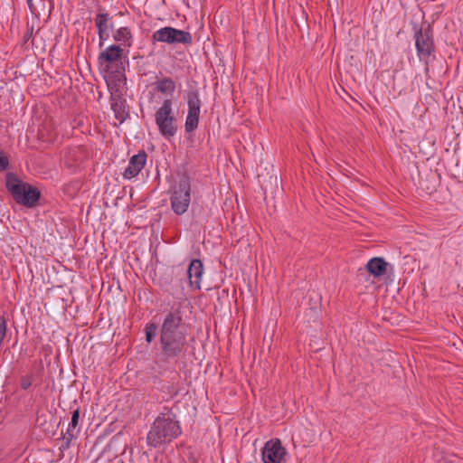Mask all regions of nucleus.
Masks as SVG:
<instances>
[{"label": "nucleus", "mask_w": 463, "mask_h": 463, "mask_svg": "<svg viewBox=\"0 0 463 463\" xmlns=\"http://www.w3.org/2000/svg\"><path fill=\"white\" fill-rule=\"evenodd\" d=\"M152 41L154 43L159 42L168 44H192L193 37L189 32L165 26L153 33Z\"/></svg>", "instance_id": "8"}, {"label": "nucleus", "mask_w": 463, "mask_h": 463, "mask_svg": "<svg viewBox=\"0 0 463 463\" xmlns=\"http://www.w3.org/2000/svg\"><path fill=\"white\" fill-rule=\"evenodd\" d=\"M203 272V262L200 260H193L187 269L189 285L193 289L201 288L202 275Z\"/></svg>", "instance_id": "13"}, {"label": "nucleus", "mask_w": 463, "mask_h": 463, "mask_svg": "<svg viewBox=\"0 0 463 463\" xmlns=\"http://www.w3.org/2000/svg\"><path fill=\"white\" fill-rule=\"evenodd\" d=\"M181 434L182 428L176 412L173 408L163 407L150 426L146 442L150 448H158L171 443Z\"/></svg>", "instance_id": "2"}, {"label": "nucleus", "mask_w": 463, "mask_h": 463, "mask_svg": "<svg viewBox=\"0 0 463 463\" xmlns=\"http://www.w3.org/2000/svg\"><path fill=\"white\" fill-rule=\"evenodd\" d=\"M76 437H77V435H74V434H71L69 432L62 433V443L60 447V449L61 451L68 449L71 446V441L74 439H76Z\"/></svg>", "instance_id": "20"}, {"label": "nucleus", "mask_w": 463, "mask_h": 463, "mask_svg": "<svg viewBox=\"0 0 463 463\" xmlns=\"http://www.w3.org/2000/svg\"><path fill=\"white\" fill-rule=\"evenodd\" d=\"M387 263L383 258H372L366 264L368 272L375 277H380L385 274Z\"/></svg>", "instance_id": "16"}, {"label": "nucleus", "mask_w": 463, "mask_h": 463, "mask_svg": "<svg viewBox=\"0 0 463 463\" xmlns=\"http://www.w3.org/2000/svg\"><path fill=\"white\" fill-rule=\"evenodd\" d=\"M5 184L18 204L31 208L35 206L40 199L41 193L36 187L22 182L14 174H7Z\"/></svg>", "instance_id": "4"}, {"label": "nucleus", "mask_w": 463, "mask_h": 463, "mask_svg": "<svg viewBox=\"0 0 463 463\" xmlns=\"http://www.w3.org/2000/svg\"><path fill=\"white\" fill-rule=\"evenodd\" d=\"M186 328L182 305H174L164 317L159 331L161 354L165 361L177 362L184 355L187 347Z\"/></svg>", "instance_id": "1"}, {"label": "nucleus", "mask_w": 463, "mask_h": 463, "mask_svg": "<svg viewBox=\"0 0 463 463\" xmlns=\"http://www.w3.org/2000/svg\"><path fill=\"white\" fill-rule=\"evenodd\" d=\"M124 49L120 45L112 44L103 50L98 57L99 66L108 73L113 74V78L118 81L125 80V76L118 69L113 71V67L118 66V62L122 64L121 59Z\"/></svg>", "instance_id": "5"}, {"label": "nucleus", "mask_w": 463, "mask_h": 463, "mask_svg": "<svg viewBox=\"0 0 463 463\" xmlns=\"http://www.w3.org/2000/svg\"><path fill=\"white\" fill-rule=\"evenodd\" d=\"M286 454L279 439L267 441L262 449L261 456L263 463H281Z\"/></svg>", "instance_id": "10"}, {"label": "nucleus", "mask_w": 463, "mask_h": 463, "mask_svg": "<svg viewBox=\"0 0 463 463\" xmlns=\"http://www.w3.org/2000/svg\"><path fill=\"white\" fill-rule=\"evenodd\" d=\"M155 123L159 134L164 139L172 140L178 132V121L174 111V100L166 98L156 109L154 114Z\"/></svg>", "instance_id": "3"}, {"label": "nucleus", "mask_w": 463, "mask_h": 463, "mask_svg": "<svg viewBox=\"0 0 463 463\" xmlns=\"http://www.w3.org/2000/svg\"><path fill=\"white\" fill-rule=\"evenodd\" d=\"M110 107L114 112L115 118L122 124L128 118V109L126 99L117 91L111 93Z\"/></svg>", "instance_id": "12"}, {"label": "nucleus", "mask_w": 463, "mask_h": 463, "mask_svg": "<svg viewBox=\"0 0 463 463\" xmlns=\"http://www.w3.org/2000/svg\"><path fill=\"white\" fill-rule=\"evenodd\" d=\"M157 330V325L156 323H146L144 328L146 334V341L150 344L153 342L156 332Z\"/></svg>", "instance_id": "19"}, {"label": "nucleus", "mask_w": 463, "mask_h": 463, "mask_svg": "<svg viewBox=\"0 0 463 463\" xmlns=\"http://www.w3.org/2000/svg\"><path fill=\"white\" fill-rule=\"evenodd\" d=\"M9 160L6 156L0 152V171H5L8 168Z\"/></svg>", "instance_id": "21"}, {"label": "nucleus", "mask_w": 463, "mask_h": 463, "mask_svg": "<svg viewBox=\"0 0 463 463\" xmlns=\"http://www.w3.org/2000/svg\"><path fill=\"white\" fill-rule=\"evenodd\" d=\"M79 420H80V408H77L71 412V420L68 425L66 432H69V433H71L74 435H78L80 432Z\"/></svg>", "instance_id": "18"}, {"label": "nucleus", "mask_w": 463, "mask_h": 463, "mask_svg": "<svg viewBox=\"0 0 463 463\" xmlns=\"http://www.w3.org/2000/svg\"><path fill=\"white\" fill-rule=\"evenodd\" d=\"M155 90L165 96L172 97L175 91V81L170 77H163L157 79L154 83Z\"/></svg>", "instance_id": "15"}, {"label": "nucleus", "mask_w": 463, "mask_h": 463, "mask_svg": "<svg viewBox=\"0 0 463 463\" xmlns=\"http://www.w3.org/2000/svg\"><path fill=\"white\" fill-rule=\"evenodd\" d=\"M414 39L419 59L428 65V60L435 51L433 33L430 25H427L426 28L420 27L417 29L414 33Z\"/></svg>", "instance_id": "7"}, {"label": "nucleus", "mask_w": 463, "mask_h": 463, "mask_svg": "<svg viewBox=\"0 0 463 463\" xmlns=\"http://www.w3.org/2000/svg\"><path fill=\"white\" fill-rule=\"evenodd\" d=\"M188 111L185 118L184 128L187 133L194 131L199 123L201 100L197 90H192L186 97Z\"/></svg>", "instance_id": "9"}, {"label": "nucleus", "mask_w": 463, "mask_h": 463, "mask_svg": "<svg viewBox=\"0 0 463 463\" xmlns=\"http://www.w3.org/2000/svg\"><path fill=\"white\" fill-rule=\"evenodd\" d=\"M113 38L116 42H118L120 44V47H127L129 48L132 45L133 43V36L130 28L128 27H120L118 28L114 35Z\"/></svg>", "instance_id": "17"}, {"label": "nucleus", "mask_w": 463, "mask_h": 463, "mask_svg": "<svg viewBox=\"0 0 463 463\" xmlns=\"http://www.w3.org/2000/svg\"><path fill=\"white\" fill-rule=\"evenodd\" d=\"M147 155L145 151H139L137 155L130 157L128 166L125 168L123 176L127 179H132L138 175L145 167Z\"/></svg>", "instance_id": "11"}, {"label": "nucleus", "mask_w": 463, "mask_h": 463, "mask_svg": "<svg viewBox=\"0 0 463 463\" xmlns=\"http://www.w3.org/2000/svg\"><path fill=\"white\" fill-rule=\"evenodd\" d=\"M32 385V379L30 377H24L21 382V388L24 390H27Z\"/></svg>", "instance_id": "23"}, {"label": "nucleus", "mask_w": 463, "mask_h": 463, "mask_svg": "<svg viewBox=\"0 0 463 463\" xmlns=\"http://www.w3.org/2000/svg\"><path fill=\"white\" fill-rule=\"evenodd\" d=\"M191 202V184L188 176L182 177L173 187L170 196L171 208L177 215L184 214Z\"/></svg>", "instance_id": "6"}, {"label": "nucleus", "mask_w": 463, "mask_h": 463, "mask_svg": "<svg viewBox=\"0 0 463 463\" xmlns=\"http://www.w3.org/2000/svg\"><path fill=\"white\" fill-rule=\"evenodd\" d=\"M109 14L108 13L98 14L95 18V24L98 29V35L99 39V45L101 46L109 38V30L112 28L109 24Z\"/></svg>", "instance_id": "14"}, {"label": "nucleus", "mask_w": 463, "mask_h": 463, "mask_svg": "<svg viewBox=\"0 0 463 463\" xmlns=\"http://www.w3.org/2000/svg\"><path fill=\"white\" fill-rule=\"evenodd\" d=\"M33 33V26L27 24L26 32L23 36L24 43H27L32 37Z\"/></svg>", "instance_id": "22"}]
</instances>
